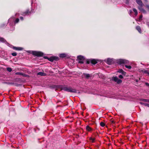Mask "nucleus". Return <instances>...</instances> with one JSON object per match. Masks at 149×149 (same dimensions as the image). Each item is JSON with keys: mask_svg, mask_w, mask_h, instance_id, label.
Listing matches in <instances>:
<instances>
[{"mask_svg": "<svg viewBox=\"0 0 149 149\" xmlns=\"http://www.w3.org/2000/svg\"><path fill=\"white\" fill-rule=\"evenodd\" d=\"M143 17V15H141L139 17V20H140Z\"/></svg>", "mask_w": 149, "mask_h": 149, "instance_id": "473e14b6", "label": "nucleus"}, {"mask_svg": "<svg viewBox=\"0 0 149 149\" xmlns=\"http://www.w3.org/2000/svg\"><path fill=\"white\" fill-rule=\"evenodd\" d=\"M142 72L144 73L148 74V73H149V70H142Z\"/></svg>", "mask_w": 149, "mask_h": 149, "instance_id": "412c9836", "label": "nucleus"}, {"mask_svg": "<svg viewBox=\"0 0 149 149\" xmlns=\"http://www.w3.org/2000/svg\"><path fill=\"white\" fill-rule=\"evenodd\" d=\"M67 55V54L65 53H62L60 54L59 56L61 58H63L66 57Z\"/></svg>", "mask_w": 149, "mask_h": 149, "instance_id": "dca6fc26", "label": "nucleus"}, {"mask_svg": "<svg viewBox=\"0 0 149 149\" xmlns=\"http://www.w3.org/2000/svg\"><path fill=\"white\" fill-rule=\"evenodd\" d=\"M115 62L113 58H108L106 62L109 65H111Z\"/></svg>", "mask_w": 149, "mask_h": 149, "instance_id": "0eeeda50", "label": "nucleus"}, {"mask_svg": "<svg viewBox=\"0 0 149 149\" xmlns=\"http://www.w3.org/2000/svg\"><path fill=\"white\" fill-rule=\"evenodd\" d=\"M90 139L93 142H94L95 141V139L94 138H92V137H90Z\"/></svg>", "mask_w": 149, "mask_h": 149, "instance_id": "c756f323", "label": "nucleus"}, {"mask_svg": "<svg viewBox=\"0 0 149 149\" xmlns=\"http://www.w3.org/2000/svg\"><path fill=\"white\" fill-rule=\"evenodd\" d=\"M146 24L148 26V27H149V22H147L146 23Z\"/></svg>", "mask_w": 149, "mask_h": 149, "instance_id": "58836bf2", "label": "nucleus"}, {"mask_svg": "<svg viewBox=\"0 0 149 149\" xmlns=\"http://www.w3.org/2000/svg\"><path fill=\"white\" fill-rule=\"evenodd\" d=\"M20 19L22 20H23V18L22 17H20Z\"/></svg>", "mask_w": 149, "mask_h": 149, "instance_id": "e433bc0d", "label": "nucleus"}, {"mask_svg": "<svg viewBox=\"0 0 149 149\" xmlns=\"http://www.w3.org/2000/svg\"><path fill=\"white\" fill-rule=\"evenodd\" d=\"M86 130L88 131H90L91 130V128L89 126L87 125L86 127Z\"/></svg>", "mask_w": 149, "mask_h": 149, "instance_id": "aec40b11", "label": "nucleus"}, {"mask_svg": "<svg viewBox=\"0 0 149 149\" xmlns=\"http://www.w3.org/2000/svg\"><path fill=\"white\" fill-rule=\"evenodd\" d=\"M58 59V58L56 56L51 57L48 58V60L51 62L53 61L54 60H57Z\"/></svg>", "mask_w": 149, "mask_h": 149, "instance_id": "6e6552de", "label": "nucleus"}, {"mask_svg": "<svg viewBox=\"0 0 149 149\" xmlns=\"http://www.w3.org/2000/svg\"><path fill=\"white\" fill-rule=\"evenodd\" d=\"M117 63L120 64H127L129 63V61L126 60L119 59L117 61Z\"/></svg>", "mask_w": 149, "mask_h": 149, "instance_id": "7ed1b4c3", "label": "nucleus"}, {"mask_svg": "<svg viewBox=\"0 0 149 149\" xmlns=\"http://www.w3.org/2000/svg\"><path fill=\"white\" fill-rule=\"evenodd\" d=\"M13 56H16L17 55V54L16 52H15L13 53H12L11 54Z\"/></svg>", "mask_w": 149, "mask_h": 149, "instance_id": "c85d7f7f", "label": "nucleus"}, {"mask_svg": "<svg viewBox=\"0 0 149 149\" xmlns=\"http://www.w3.org/2000/svg\"><path fill=\"white\" fill-rule=\"evenodd\" d=\"M15 74L19 75H24L23 74L20 72H17L15 73Z\"/></svg>", "mask_w": 149, "mask_h": 149, "instance_id": "b1692460", "label": "nucleus"}, {"mask_svg": "<svg viewBox=\"0 0 149 149\" xmlns=\"http://www.w3.org/2000/svg\"><path fill=\"white\" fill-rule=\"evenodd\" d=\"M133 11L135 13V14L136 15H137L138 12L136 9L134 8L133 9Z\"/></svg>", "mask_w": 149, "mask_h": 149, "instance_id": "4be33fe9", "label": "nucleus"}, {"mask_svg": "<svg viewBox=\"0 0 149 149\" xmlns=\"http://www.w3.org/2000/svg\"><path fill=\"white\" fill-rule=\"evenodd\" d=\"M146 7L149 10V5H146Z\"/></svg>", "mask_w": 149, "mask_h": 149, "instance_id": "f704fd0d", "label": "nucleus"}, {"mask_svg": "<svg viewBox=\"0 0 149 149\" xmlns=\"http://www.w3.org/2000/svg\"><path fill=\"white\" fill-rule=\"evenodd\" d=\"M118 72L121 73L124 75H125L126 72L122 69H119Z\"/></svg>", "mask_w": 149, "mask_h": 149, "instance_id": "ddd939ff", "label": "nucleus"}, {"mask_svg": "<svg viewBox=\"0 0 149 149\" xmlns=\"http://www.w3.org/2000/svg\"><path fill=\"white\" fill-rule=\"evenodd\" d=\"M0 42L5 43L6 42V40L3 38L0 37Z\"/></svg>", "mask_w": 149, "mask_h": 149, "instance_id": "6ab92c4d", "label": "nucleus"}, {"mask_svg": "<svg viewBox=\"0 0 149 149\" xmlns=\"http://www.w3.org/2000/svg\"><path fill=\"white\" fill-rule=\"evenodd\" d=\"M136 81H137V82L138 81L137 80H136Z\"/></svg>", "mask_w": 149, "mask_h": 149, "instance_id": "37998d69", "label": "nucleus"}, {"mask_svg": "<svg viewBox=\"0 0 149 149\" xmlns=\"http://www.w3.org/2000/svg\"><path fill=\"white\" fill-rule=\"evenodd\" d=\"M145 84L146 86H149V84L148 83H146Z\"/></svg>", "mask_w": 149, "mask_h": 149, "instance_id": "4c0bfd02", "label": "nucleus"}, {"mask_svg": "<svg viewBox=\"0 0 149 149\" xmlns=\"http://www.w3.org/2000/svg\"><path fill=\"white\" fill-rule=\"evenodd\" d=\"M112 80L118 84H120L122 83V81L121 80L119 79L118 78L116 77H114L112 78Z\"/></svg>", "mask_w": 149, "mask_h": 149, "instance_id": "423d86ee", "label": "nucleus"}, {"mask_svg": "<svg viewBox=\"0 0 149 149\" xmlns=\"http://www.w3.org/2000/svg\"><path fill=\"white\" fill-rule=\"evenodd\" d=\"M15 19V18L13 17H12L10 18L8 20V22L10 23V24L11 23H13V22Z\"/></svg>", "mask_w": 149, "mask_h": 149, "instance_id": "9d476101", "label": "nucleus"}, {"mask_svg": "<svg viewBox=\"0 0 149 149\" xmlns=\"http://www.w3.org/2000/svg\"><path fill=\"white\" fill-rule=\"evenodd\" d=\"M119 77L120 79H122L123 78V76L121 74H120L119 76Z\"/></svg>", "mask_w": 149, "mask_h": 149, "instance_id": "2f4dec72", "label": "nucleus"}, {"mask_svg": "<svg viewBox=\"0 0 149 149\" xmlns=\"http://www.w3.org/2000/svg\"><path fill=\"white\" fill-rule=\"evenodd\" d=\"M132 10H130L129 11V14H130L132 13Z\"/></svg>", "mask_w": 149, "mask_h": 149, "instance_id": "ea45409f", "label": "nucleus"}, {"mask_svg": "<svg viewBox=\"0 0 149 149\" xmlns=\"http://www.w3.org/2000/svg\"><path fill=\"white\" fill-rule=\"evenodd\" d=\"M100 125L103 127L105 125V124L103 122H101L100 123Z\"/></svg>", "mask_w": 149, "mask_h": 149, "instance_id": "cd10ccee", "label": "nucleus"}, {"mask_svg": "<svg viewBox=\"0 0 149 149\" xmlns=\"http://www.w3.org/2000/svg\"><path fill=\"white\" fill-rule=\"evenodd\" d=\"M91 62V63L93 64H95L97 63V61L96 60L94 59H91L90 61H87L86 62V63L87 64H88L90 62Z\"/></svg>", "mask_w": 149, "mask_h": 149, "instance_id": "1a4fd4ad", "label": "nucleus"}, {"mask_svg": "<svg viewBox=\"0 0 149 149\" xmlns=\"http://www.w3.org/2000/svg\"><path fill=\"white\" fill-rule=\"evenodd\" d=\"M5 83H6L8 84H12V83H9V82H6Z\"/></svg>", "mask_w": 149, "mask_h": 149, "instance_id": "a19ab883", "label": "nucleus"}, {"mask_svg": "<svg viewBox=\"0 0 149 149\" xmlns=\"http://www.w3.org/2000/svg\"><path fill=\"white\" fill-rule=\"evenodd\" d=\"M141 101L143 102H149V100H147L146 99H142L141 100Z\"/></svg>", "mask_w": 149, "mask_h": 149, "instance_id": "5701e85b", "label": "nucleus"}, {"mask_svg": "<svg viewBox=\"0 0 149 149\" xmlns=\"http://www.w3.org/2000/svg\"><path fill=\"white\" fill-rule=\"evenodd\" d=\"M31 52V53L33 55L37 56H42L43 55V53L40 52H38L36 51H29Z\"/></svg>", "mask_w": 149, "mask_h": 149, "instance_id": "f03ea898", "label": "nucleus"}, {"mask_svg": "<svg viewBox=\"0 0 149 149\" xmlns=\"http://www.w3.org/2000/svg\"><path fill=\"white\" fill-rule=\"evenodd\" d=\"M7 24H1V26H0V27H4L5 26H6Z\"/></svg>", "mask_w": 149, "mask_h": 149, "instance_id": "7c9ffc66", "label": "nucleus"}, {"mask_svg": "<svg viewBox=\"0 0 149 149\" xmlns=\"http://www.w3.org/2000/svg\"><path fill=\"white\" fill-rule=\"evenodd\" d=\"M62 90L72 93H77V90L73 89L71 87H68L66 86L63 87L62 88Z\"/></svg>", "mask_w": 149, "mask_h": 149, "instance_id": "f257e3e1", "label": "nucleus"}, {"mask_svg": "<svg viewBox=\"0 0 149 149\" xmlns=\"http://www.w3.org/2000/svg\"><path fill=\"white\" fill-rule=\"evenodd\" d=\"M139 10L143 13L146 14V11L142 8V7H139L138 8Z\"/></svg>", "mask_w": 149, "mask_h": 149, "instance_id": "f8f14e48", "label": "nucleus"}, {"mask_svg": "<svg viewBox=\"0 0 149 149\" xmlns=\"http://www.w3.org/2000/svg\"><path fill=\"white\" fill-rule=\"evenodd\" d=\"M125 67L126 68H127L129 69H130L131 68V66L130 65H125Z\"/></svg>", "mask_w": 149, "mask_h": 149, "instance_id": "bb28decb", "label": "nucleus"}, {"mask_svg": "<svg viewBox=\"0 0 149 149\" xmlns=\"http://www.w3.org/2000/svg\"><path fill=\"white\" fill-rule=\"evenodd\" d=\"M145 106L149 107V104L147 103L145 104Z\"/></svg>", "mask_w": 149, "mask_h": 149, "instance_id": "72a5a7b5", "label": "nucleus"}, {"mask_svg": "<svg viewBox=\"0 0 149 149\" xmlns=\"http://www.w3.org/2000/svg\"><path fill=\"white\" fill-rule=\"evenodd\" d=\"M37 75H40L41 76H45L46 75V74L44 72H39L37 74Z\"/></svg>", "mask_w": 149, "mask_h": 149, "instance_id": "2eb2a0df", "label": "nucleus"}, {"mask_svg": "<svg viewBox=\"0 0 149 149\" xmlns=\"http://www.w3.org/2000/svg\"><path fill=\"white\" fill-rule=\"evenodd\" d=\"M136 2L141 7H142L143 4L141 0H136Z\"/></svg>", "mask_w": 149, "mask_h": 149, "instance_id": "4468645a", "label": "nucleus"}, {"mask_svg": "<svg viewBox=\"0 0 149 149\" xmlns=\"http://www.w3.org/2000/svg\"><path fill=\"white\" fill-rule=\"evenodd\" d=\"M144 0L146 2H147V0Z\"/></svg>", "mask_w": 149, "mask_h": 149, "instance_id": "79ce46f5", "label": "nucleus"}, {"mask_svg": "<svg viewBox=\"0 0 149 149\" xmlns=\"http://www.w3.org/2000/svg\"><path fill=\"white\" fill-rule=\"evenodd\" d=\"M83 75L87 79L88 78L90 77V74H88L84 73V74Z\"/></svg>", "mask_w": 149, "mask_h": 149, "instance_id": "a211bd4d", "label": "nucleus"}, {"mask_svg": "<svg viewBox=\"0 0 149 149\" xmlns=\"http://www.w3.org/2000/svg\"><path fill=\"white\" fill-rule=\"evenodd\" d=\"M7 70L8 71H9V72H10L12 70V69L10 68H7Z\"/></svg>", "mask_w": 149, "mask_h": 149, "instance_id": "393cba45", "label": "nucleus"}, {"mask_svg": "<svg viewBox=\"0 0 149 149\" xmlns=\"http://www.w3.org/2000/svg\"><path fill=\"white\" fill-rule=\"evenodd\" d=\"M136 29L139 31V33H141V29L140 27L139 26H136Z\"/></svg>", "mask_w": 149, "mask_h": 149, "instance_id": "f3484780", "label": "nucleus"}, {"mask_svg": "<svg viewBox=\"0 0 149 149\" xmlns=\"http://www.w3.org/2000/svg\"><path fill=\"white\" fill-rule=\"evenodd\" d=\"M79 63L80 64H83L85 60L84 57L81 55L78 56L77 57Z\"/></svg>", "mask_w": 149, "mask_h": 149, "instance_id": "20e7f679", "label": "nucleus"}, {"mask_svg": "<svg viewBox=\"0 0 149 149\" xmlns=\"http://www.w3.org/2000/svg\"><path fill=\"white\" fill-rule=\"evenodd\" d=\"M13 48L16 50H22L23 49V48L21 47H17L14 46L13 47Z\"/></svg>", "mask_w": 149, "mask_h": 149, "instance_id": "9b49d317", "label": "nucleus"}, {"mask_svg": "<svg viewBox=\"0 0 149 149\" xmlns=\"http://www.w3.org/2000/svg\"><path fill=\"white\" fill-rule=\"evenodd\" d=\"M34 12L33 10H31V11H29V10H27L26 11L22 13V15L23 16H25L27 15H29L30 14H31V13H33Z\"/></svg>", "mask_w": 149, "mask_h": 149, "instance_id": "39448f33", "label": "nucleus"}, {"mask_svg": "<svg viewBox=\"0 0 149 149\" xmlns=\"http://www.w3.org/2000/svg\"><path fill=\"white\" fill-rule=\"evenodd\" d=\"M19 19L18 18H17L14 21L15 23H17L19 21Z\"/></svg>", "mask_w": 149, "mask_h": 149, "instance_id": "a878e982", "label": "nucleus"}, {"mask_svg": "<svg viewBox=\"0 0 149 149\" xmlns=\"http://www.w3.org/2000/svg\"><path fill=\"white\" fill-rule=\"evenodd\" d=\"M140 103L142 104V105H143L145 106V104H147L146 103H143V102H140Z\"/></svg>", "mask_w": 149, "mask_h": 149, "instance_id": "c9c22d12", "label": "nucleus"}]
</instances>
